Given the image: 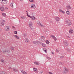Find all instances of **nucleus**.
<instances>
[{"label": "nucleus", "instance_id": "1", "mask_svg": "<svg viewBox=\"0 0 74 74\" xmlns=\"http://www.w3.org/2000/svg\"><path fill=\"white\" fill-rule=\"evenodd\" d=\"M29 27L32 30H34V28L33 27V23L32 22H29Z\"/></svg>", "mask_w": 74, "mask_h": 74}, {"label": "nucleus", "instance_id": "2", "mask_svg": "<svg viewBox=\"0 0 74 74\" xmlns=\"http://www.w3.org/2000/svg\"><path fill=\"white\" fill-rule=\"evenodd\" d=\"M64 69L62 71V73L64 74H66L68 72L67 68H66V67H64Z\"/></svg>", "mask_w": 74, "mask_h": 74}, {"label": "nucleus", "instance_id": "3", "mask_svg": "<svg viewBox=\"0 0 74 74\" xmlns=\"http://www.w3.org/2000/svg\"><path fill=\"white\" fill-rule=\"evenodd\" d=\"M0 22H1V23H0V26H4V23L5 22V20L1 19L0 20Z\"/></svg>", "mask_w": 74, "mask_h": 74}, {"label": "nucleus", "instance_id": "4", "mask_svg": "<svg viewBox=\"0 0 74 74\" xmlns=\"http://www.w3.org/2000/svg\"><path fill=\"white\" fill-rule=\"evenodd\" d=\"M66 22L68 26H70L71 25V22L69 20L67 19L66 21Z\"/></svg>", "mask_w": 74, "mask_h": 74}, {"label": "nucleus", "instance_id": "5", "mask_svg": "<svg viewBox=\"0 0 74 74\" xmlns=\"http://www.w3.org/2000/svg\"><path fill=\"white\" fill-rule=\"evenodd\" d=\"M63 43L64 45L66 47H69V45L67 42L66 41H63Z\"/></svg>", "mask_w": 74, "mask_h": 74}, {"label": "nucleus", "instance_id": "6", "mask_svg": "<svg viewBox=\"0 0 74 74\" xmlns=\"http://www.w3.org/2000/svg\"><path fill=\"white\" fill-rule=\"evenodd\" d=\"M7 0H0V1L3 4H7Z\"/></svg>", "mask_w": 74, "mask_h": 74}, {"label": "nucleus", "instance_id": "7", "mask_svg": "<svg viewBox=\"0 0 74 74\" xmlns=\"http://www.w3.org/2000/svg\"><path fill=\"white\" fill-rule=\"evenodd\" d=\"M5 31H9L10 30V28L9 27V26H7L5 27Z\"/></svg>", "mask_w": 74, "mask_h": 74}, {"label": "nucleus", "instance_id": "8", "mask_svg": "<svg viewBox=\"0 0 74 74\" xmlns=\"http://www.w3.org/2000/svg\"><path fill=\"white\" fill-rule=\"evenodd\" d=\"M8 52V53H9L10 52V50H3V52L4 53H5V52Z\"/></svg>", "mask_w": 74, "mask_h": 74}, {"label": "nucleus", "instance_id": "9", "mask_svg": "<svg viewBox=\"0 0 74 74\" xmlns=\"http://www.w3.org/2000/svg\"><path fill=\"white\" fill-rule=\"evenodd\" d=\"M41 40L42 42H44L45 41V37L43 36H41Z\"/></svg>", "mask_w": 74, "mask_h": 74}, {"label": "nucleus", "instance_id": "10", "mask_svg": "<svg viewBox=\"0 0 74 74\" xmlns=\"http://www.w3.org/2000/svg\"><path fill=\"white\" fill-rule=\"evenodd\" d=\"M39 25V26H41V27H44V26L43 25H41V23L40 22V21H39L37 23Z\"/></svg>", "mask_w": 74, "mask_h": 74}, {"label": "nucleus", "instance_id": "11", "mask_svg": "<svg viewBox=\"0 0 74 74\" xmlns=\"http://www.w3.org/2000/svg\"><path fill=\"white\" fill-rule=\"evenodd\" d=\"M0 9L2 11H4L5 10V9L3 7H0Z\"/></svg>", "mask_w": 74, "mask_h": 74}, {"label": "nucleus", "instance_id": "12", "mask_svg": "<svg viewBox=\"0 0 74 74\" xmlns=\"http://www.w3.org/2000/svg\"><path fill=\"white\" fill-rule=\"evenodd\" d=\"M13 36L14 37H15V38H17V39H19V37L17 36V35H13Z\"/></svg>", "mask_w": 74, "mask_h": 74}, {"label": "nucleus", "instance_id": "13", "mask_svg": "<svg viewBox=\"0 0 74 74\" xmlns=\"http://www.w3.org/2000/svg\"><path fill=\"white\" fill-rule=\"evenodd\" d=\"M51 37H52L53 38L54 40L55 41H56L57 39L56 38V37H55V36L52 35L51 36Z\"/></svg>", "mask_w": 74, "mask_h": 74}, {"label": "nucleus", "instance_id": "14", "mask_svg": "<svg viewBox=\"0 0 74 74\" xmlns=\"http://www.w3.org/2000/svg\"><path fill=\"white\" fill-rule=\"evenodd\" d=\"M38 42H39L38 41H34L33 42V44H35L36 45L38 43Z\"/></svg>", "mask_w": 74, "mask_h": 74}, {"label": "nucleus", "instance_id": "15", "mask_svg": "<svg viewBox=\"0 0 74 74\" xmlns=\"http://www.w3.org/2000/svg\"><path fill=\"white\" fill-rule=\"evenodd\" d=\"M24 40H25V42H29V40L28 38H25L24 39Z\"/></svg>", "mask_w": 74, "mask_h": 74}, {"label": "nucleus", "instance_id": "16", "mask_svg": "<svg viewBox=\"0 0 74 74\" xmlns=\"http://www.w3.org/2000/svg\"><path fill=\"white\" fill-rule=\"evenodd\" d=\"M42 46L43 47H47V46H46V45L44 43H42Z\"/></svg>", "mask_w": 74, "mask_h": 74}, {"label": "nucleus", "instance_id": "17", "mask_svg": "<svg viewBox=\"0 0 74 74\" xmlns=\"http://www.w3.org/2000/svg\"><path fill=\"white\" fill-rule=\"evenodd\" d=\"M56 21H60V18L59 17L56 18Z\"/></svg>", "mask_w": 74, "mask_h": 74}, {"label": "nucleus", "instance_id": "18", "mask_svg": "<svg viewBox=\"0 0 74 74\" xmlns=\"http://www.w3.org/2000/svg\"><path fill=\"white\" fill-rule=\"evenodd\" d=\"M21 72L22 74H27V73L26 72H25V71H21Z\"/></svg>", "mask_w": 74, "mask_h": 74}, {"label": "nucleus", "instance_id": "19", "mask_svg": "<svg viewBox=\"0 0 74 74\" xmlns=\"http://www.w3.org/2000/svg\"><path fill=\"white\" fill-rule=\"evenodd\" d=\"M31 18L32 19V20H34V19H36V17H34V16H32L31 17Z\"/></svg>", "mask_w": 74, "mask_h": 74}, {"label": "nucleus", "instance_id": "20", "mask_svg": "<svg viewBox=\"0 0 74 74\" xmlns=\"http://www.w3.org/2000/svg\"><path fill=\"white\" fill-rule=\"evenodd\" d=\"M66 9L67 10L71 9V7H70V6H68L66 7Z\"/></svg>", "mask_w": 74, "mask_h": 74}, {"label": "nucleus", "instance_id": "21", "mask_svg": "<svg viewBox=\"0 0 74 74\" xmlns=\"http://www.w3.org/2000/svg\"><path fill=\"white\" fill-rule=\"evenodd\" d=\"M34 64H36L37 65H39V64H40V63L37 62H35Z\"/></svg>", "mask_w": 74, "mask_h": 74}, {"label": "nucleus", "instance_id": "22", "mask_svg": "<svg viewBox=\"0 0 74 74\" xmlns=\"http://www.w3.org/2000/svg\"><path fill=\"white\" fill-rule=\"evenodd\" d=\"M67 51L68 52H71V50L69 48H67L66 49Z\"/></svg>", "mask_w": 74, "mask_h": 74}, {"label": "nucleus", "instance_id": "23", "mask_svg": "<svg viewBox=\"0 0 74 74\" xmlns=\"http://www.w3.org/2000/svg\"><path fill=\"white\" fill-rule=\"evenodd\" d=\"M21 18L23 19H25V18H26V16H21Z\"/></svg>", "mask_w": 74, "mask_h": 74}, {"label": "nucleus", "instance_id": "24", "mask_svg": "<svg viewBox=\"0 0 74 74\" xmlns=\"http://www.w3.org/2000/svg\"><path fill=\"white\" fill-rule=\"evenodd\" d=\"M69 32L71 34L73 33V30L70 29L69 31Z\"/></svg>", "mask_w": 74, "mask_h": 74}, {"label": "nucleus", "instance_id": "25", "mask_svg": "<svg viewBox=\"0 0 74 74\" xmlns=\"http://www.w3.org/2000/svg\"><path fill=\"white\" fill-rule=\"evenodd\" d=\"M42 50L44 51V52H45L46 53H47V51H47V49H46L45 48H43Z\"/></svg>", "mask_w": 74, "mask_h": 74}, {"label": "nucleus", "instance_id": "26", "mask_svg": "<svg viewBox=\"0 0 74 74\" xmlns=\"http://www.w3.org/2000/svg\"><path fill=\"white\" fill-rule=\"evenodd\" d=\"M0 74H7V73H6L5 72L2 71L1 72Z\"/></svg>", "mask_w": 74, "mask_h": 74}, {"label": "nucleus", "instance_id": "27", "mask_svg": "<svg viewBox=\"0 0 74 74\" xmlns=\"http://www.w3.org/2000/svg\"><path fill=\"white\" fill-rule=\"evenodd\" d=\"M35 5H34V4H33L31 6V8H34V7H35Z\"/></svg>", "mask_w": 74, "mask_h": 74}, {"label": "nucleus", "instance_id": "28", "mask_svg": "<svg viewBox=\"0 0 74 74\" xmlns=\"http://www.w3.org/2000/svg\"><path fill=\"white\" fill-rule=\"evenodd\" d=\"M13 71H16H16H18V69H16L15 68H14Z\"/></svg>", "mask_w": 74, "mask_h": 74}, {"label": "nucleus", "instance_id": "29", "mask_svg": "<svg viewBox=\"0 0 74 74\" xmlns=\"http://www.w3.org/2000/svg\"><path fill=\"white\" fill-rule=\"evenodd\" d=\"M2 15L3 16H4L5 17L6 16V14L5 13H2Z\"/></svg>", "mask_w": 74, "mask_h": 74}, {"label": "nucleus", "instance_id": "30", "mask_svg": "<svg viewBox=\"0 0 74 74\" xmlns=\"http://www.w3.org/2000/svg\"><path fill=\"white\" fill-rule=\"evenodd\" d=\"M46 42L47 44H49V41L47 40L46 41Z\"/></svg>", "mask_w": 74, "mask_h": 74}, {"label": "nucleus", "instance_id": "31", "mask_svg": "<svg viewBox=\"0 0 74 74\" xmlns=\"http://www.w3.org/2000/svg\"><path fill=\"white\" fill-rule=\"evenodd\" d=\"M34 71H37V70L36 68H34Z\"/></svg>", "mask_w": 74, "mask_h": 74}, {"label": "nucleus", "instance_id": "32", "mask_svg": "<svg viewBox=\"0 0 74 74\" xmlns=\"http://www.w3.org/2000/svg\"><path fill=\"white\" fill-rule=\"evenodd\" d=\"M66 13L67 14H68V15H70V12L68 11H66Z\"/></svg>", "mask_w": 74, "mask_h": 74}, {"label": "nucleus", "instance_id": "33", "mask_svg": "<svg viewBox=\"0 0 74 74\" xmlns=\"http://www.w3.org/2000/svg\"><path fill=\"white\" fill-rule=\"evenodd\" d=\"M26 12H27V15L28 16V17H30V18H31V17H32V16H30V15H29V14H28V13H27V11H26Z\"/></svg>", "mask_w": 74, "mask_h": 74}, {"label": "nucleus", "instance_id": "34", "mask_svg": "<svg viewBox=\"0 0 74 74\" xmlns=\"http://www.w3.org/2000/svg\"><path fill=\"white\" fill-rule=\"evenodd\" d=\"M14 5V3H12L11 4H10V6L11 7H13V5Z\"/></svg>", "mask_w": 74, "mask_h": 74}, {"label": "nucleus", "instance_id": "35", "mask_svg": "<svg viewBox=\"0 0 74 74\" xmlns=\"http://www.w3.org/2000/svg\"><path fill=\"white\" fill-rule=\"evenodd\" d=\"M56 52H59V51H60V50H59L58 49H56Z\"/></svg>", "mask_w": 74, "mask_h": 74}, {"label": "nucleus", "instance_id": "36", "mask_svg": "<svg viewBox=\"0 0 74 74\" xmlns=\"http://www.w3.org/2000/svg\"><path fill=\"white\" fill-rule=\"evenodd\" d=\"M23 36L24 37H26V34H23Z\"/></svg>", "mask_w": 74, "mask_h": 74}, {"label": "nucleus", "instance_id": "37", "mask_svg": "<svg viewBox=\"0 0 74 74\" xmlns=\"http://www.w3.org/2000/svg\"><path fill=\"white\" fill-rule=\"evenodd\" d=\"M1 62H2V63H4V60H1Z\"/></svg>", "mask_w": 74, "mask_h": 74}, {"label": "nucleus", "instance_id": "38", "mask_svg": "<svg viewBox=\"0 0 74 74\" xmlns=\"http://www.w3.org/2000/svg\"><path fill=\"white\" fill-rule=\"evenodd\" d=\"M14 34H17V32L16 31H14Z\"/></svg>", "mask_w": 74, "mask_h": 74}, {"label": "nucleus", "instance_id": "39", "mask_svg": "<svg viewBox=\"0 0 74 74\" xmlns=\"http://www.w3.org/2000/svg\"><path fill=\"white\" fill-rule=\"evenodd\" d=\"M34 1L33 0H29V1H30V2H31V3H33Z\"/></svg>", "mask_w": 74, "mask_h": 74}, {"label": "nucleus", "instance_id": "40", "mask_svg": "<svg viewBox=\"0 0 74 74\" xmlns=\"http://www.w3.org/2000/svg\"><path fill=\"white\" fill-rule=\"evenodd\" d=\"M11 49H12V50H14V48L13 47H11Z\"/></svg>", "mask_w": 74, "mask_h": 74}, {"label": "nucleus", "instance_id": "41", "mask_svg": "<svg viewBox=\"0 0 74 74\" xmlns=\"http://www.w3.org/2000/svg\"><path fill=\"white\" fill-rule=\"evenodd\" d=\"M59 11L60 12H62V10H61L60 9H59Z\"/></svg>", "mask_w": 74, "mask_h": 74}, {"label": "nucleus", "instance_id": "42", "mask_svg": "<svg viewBox=\"0 0 74 74\" xmlns=\"http://www.w3.org/2000/svg\"><path fill=\"white\" fill-rule=\"evenodd\" d=\"M47 59L49 60H51V58H49V57H47Z\"/></svg>", "mask_w": 74, "mask_h": 74}, {"label": "nucleus", "instance_id": "43", "mask_svg": "<svg viewBox=\"0 0 74 74\" xmlns=\"http://www.w3.org/2000/svg\"><path fill=\"white\" fill-rule=\"evenodd\" d=\"M43 73V72H42V71H40V74H42Z\"/></svg>", "mask_w": 74, "mask_h": 74}, {"label": "nucleus", "instance_id": "44", "mask_svg": "<svg viewBox=\"0 0 74 74\" xmlns=\"http://www.w3.org/2000/svg\"><path fill=\"white\" fill-rule=\"evenodd\" d=\"M42 44H43V43H42V42H40V45H42Z\"/></svg>", "mask_w": 74, "mask_h": 74}, {"label": "nucleus", "instance_id": "45", "mask_svg": "<svg viewBox=\"0 0 74 74\" xmlns=\"http://www.w3.org/2000/svg\"><path fill=\"white\" fill-rule=\"evenodd\" d=\"M59 64L60 65H62V62H59Z\"/></svg>", "mask_w": 74, "mask_h": 74}, {"label": "nucleus", "instance_id": "46", "mask_svg": "<svg viewBox=\"0 0 74 74\" xmlns=\"http://www.w3.org/2000/svg\"><path fill=\"white\" fill-rule=\"evenodd\" d=\"M62 12L63 14H64L65 13V12H64V11H62Z\"/></svg>", "mask_w": 74, "mask_h": 74}, {"label": "nucleus", "instance_id": "47", "mask_svg": "<svg viewBox=\"0 0 74 74\" xmlns=\"http://www.w3.org/2000/svg\"><path fill=\"white\" fill-rule=\"evenodd\" d=\"M61 63H62V65L64 64V63L63 62H61Z\"/></svg>", "mask_w": 74, "mask_h": 74}, {"label": "nucleus", "instance_id": "48", "mask_svg": "<svg viewBox=\"0 0 74 74\" xmlns=\"http://www.w3.org/2000/svg\"><path fill=\"white\" fill-rule=\"evenodd\" d=\"M12 28H13V29H15V27H14V26H12Z\"/></svg>", "mask_w": 74, "mask_h": 74}, {"label": "nucleus", "instance_id": "49", "mask_svg": "<svg viewBox=\"0 0 74 74\" xmlns=\"http://www.w3.org/2000/svg\"><path fill=\"white\" fill-rule=\"evenodd\" d=\"M45 32H48V30H46L45 31Z\"/></svg>", "mask_w": 74, "mask_h": 74}, {"label": "nucleus", "instance_id": "50", "mask_svg": "<svg viewBox=\"0 0 74 74\" xmlns=\"http://www.w3.org/2000/svg\"><path fill=\"white\" fill-rule=\"evenodd\" d=\"M20 1H23V0H20Z\"/></svg>", "mask_w": 74, "mask_h": 74}, {"label": "nucleus", "instance_id": "51", "mask_svg": "<svg viewBox=\"0 0 74 74\" xmlns=\"http://www.w3.org/2000/svg\"><path fill=\"white\" fill-rule=\"evenodd\" d=\"M1 28H0V31H1Z\"/></svg>", "mask_w": 74, "mask_h": 74}, {"label": "nucleus", "instance_id": "52", "mask_svg": "<svg viewBox=\"0 0 74 74\" xmlns=\"http://www.w3.org/2000/svg\"><path fill=\"white\" fill-rule=\"evenodd\" d=\"M6 8V9H8V8Z\"/></svg>", "mask_w": 74, "mask_h": 74}, {"label": "nucleus", "instance_id": "53", "mask_svg": "<svg viewBox=\"0 0 74 74\" xmlns=\"http://www.w3.org/2000/svg\"><path fill=\"white\" fill-rule=\"evenodd\" d=\"M0 52H1V50H0Z\"/></svg>", "mask_w": 74, "mask_h": 74}, {"label": "nucleus", "instance_id": "54", "mask_svg": "<svg viewBox=\"0 0 74 74\" xmlns=\"http://www.w3.org/2000/svg\"><path fill=\"white\" fill-rule=\"evenodd\" d=\"M62 58V56L60 57V58Z\"/></svg>", "mask_w": 74, "mask_h": 74}, {"label": "nucleus", "instance_id": "55", "mask_svg": "<svg viewBox=\"0 0 74 74\" xmlns=\"http://www.w3.org/2000/svg\"><path fill=\"white\" fill-rule=\"evenodd\" d=\"M53 54H54V53H53Z\"/></svg>", "mask_w": 74, "mask_h": 74}]
</instances>
